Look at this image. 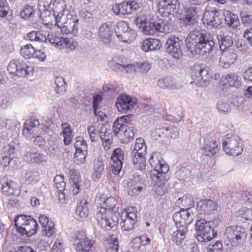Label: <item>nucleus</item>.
Instances as JSON below:
<instances>
[{"instance_id":"45","label":"nucleus","mask_w":252,"mask_h":252,"mask_svg":"<svg viewBox=\"0 0 252 252\" xmlns=\"http://www.w3.org/2000/svg\"><path fill=\"white\" fill-rule=\"evenodd\" d=\"M89 211L88 207V202L81 201L77 206L76 209V215L80 219L86 218L89 215Z\"/></svg>"},{"instance_id":"62","label":"nucleus","mask_w":252,"mask_h":252,"mask_svg":"<svg viewBox=\"0 0 252 252\" xmlns=\"http://www.w3.org/2000/svg\"><path fill=\"white\" fill-rule=\"evenodd\" d=\"M135 65L137 72L142 73H146L149 70L151 67V64L148 62H144L143 63H135Z\"/></svg>"},{"instance_id":"43","label":"nucleus","mask_w":252,"mask_h":252,"mask_svg":"<svg viewBox=\"0 0 252 252\" xmlns=\"http://www.w3.org/2000/svg\"><path fill=\"white\" fill-rule=\"evenodd\" d=\"M136 37V33L135 31L129 29L128 31L121 34H117L118 39L124 43H131Z\"/></svg>"},{"instance_id":"46","label":"nucleus","mask_w":252,"mask_h":252,"mask_svg":"<svg viewBox=\"0 0 252 252\" xmlns=\"http://www.w3.org/2000/svg\"><path fill=\"white\" fill-rule=\"evenodd\" d=\"M151 240L147 235L140 236L138 238L133 239L131 242L132 246L138 250L140 249V245L146 246L150 244Z\"/></svg>"},{"instance_id":"26","label":"nucleus","mask_w":252,"mask_h":252,"mask_svg":"<svg viewBox=\"0 0 252 252\" xmlns=\"http://www.w3.org/2000/svg\"><path fill=\"white\" fill-rule=\"evenodd\" d=\"M1 189L3 193L8 196H17L20 193L19 186L16 183L5 178L2 179Z\"/></svg>"},{"instance_id":"49","label":"nucleus","mask_w":252,"mask_h":252,"mask_svg":"<svg viewBox=\"0 0 252 252\" xmlns=\"http://www.w3.org/2000/svg\"><path fill=\"white\" fill-rule=\"evenodd\" d=\"M161 130L163 134L172 138H177L179 135V129L173 126L163 127Z\"/></svg>"},{"instance_id":"21","label":"nucleus","mask_w":252,"mask_h":252,"mask_svg":"<svg viewBox=\"0 0 252 252\" xmlns=\"http://www.w3.org/2000/svg\"><path fill=\"white\" fill-rule=\"evenodd\" d=\"M203 20L207 25L212 27H217L221 23L219 10L215 8H210L205 11Z\"/></svg>"},{"instance_id":"16","label":"nucleus","mask_w":252,"mask_h":252,"mask_svg":"<svg viewBox=\"0 0 252 252\" xmlns=\"http://www.w3.org/2000/svg\"><path fill=\"white\" fill-rule=\"evenodd\" d=\"M183 44V40L178 37L170 36L166 41L165 48L167 52L173 58L180 59L183 55L181 50Z\"/></svg>"},{"instance_id":"12","label":"nucleus","mask_w":252,"mask_h":252,"mask_svg":"<svg viewBox=\"0 0 252 252\" xmlns=\"http://www.w3.org/2000/svg\"><path fill=\"white\" fill-rule=\"evenodd\" d=\"M191 70V78L197 85L204 87L208 84L210 75L208 68L203 65L196 64Z\"/></svg>"},{"instance_id":"10","label":"nucleus","mask_w":252,"mask_h":252,"mask_svg":"<svg viewBox=\"0 0 252 252\" xmlns=\"http://www.w3.org/2000/svg\"><path fill=\"white\" fill-rule=\"evenodd\" d=\"M7 70L11 74L19 77H26L32 75L33 67L21 60L11 61L7 66Z\"/></svg>"},{"instance_id":"33","label":"nucleus","mask_w":252,"mask_h":252,"mask_svg":"<svg viewBox=\"0 0 252 252\" xmlns=\"http://www.w3.org/2000/svg\"><path fill=\"white\" fill-rule=\"evenodd\" d=\"M127 186L128 193L131 196L138 195L143 189L138 178L135 177L130 180L127 184Z\"/></svg>"},{"instance_id":"9","label":"nucleus","mask_w":252,"mask_h":252,"mask_svg":"<svg viewBox=\"0 0 252 252\" xmlns=\"http://www.w3.org/2000/svg\"><path fill=\"white\" fill-rule=\"evenodd\" d=\"M240 141V138L236 135H227L222 142L224 152L229 155H239L243 151Z\"/></svg>"},{"instance_id":"55","label":"nucleus","mask_w":252,"mask_h":252,"mask_svg":"<svg viewBox=\"0 0 252 252\" xmlns=\"http://www.w3.org/2000/svg\"><path fill=\"white\" fill-rule=\"evenodd\" d=\"M74 147L76 151L84 152L88 151V146L86 142L84 140L81 136H78L76 138L74 143Z\"/></svg>"},{"instance_id":"15","label":"nucleus","mask_w":252,"mask_h":252,"mask_svg":"<svg viewBox=\"0 0 252 252\" xmlns=\"http://www.w3.org/2000/svg\"><path fill=\"white\" fill-rule=\"evenodd\" d=\"M139 7V4L135 0H127L113 5L112 9L120 16L131 14Z\"/></svg>"},{"instance_id":"30","label":"nucleus","mask_w":252,"mask_h":252,"mask_svg":"<svg viewBox=\"0 0 252 252\" xmlns=\"http://www.w3.org/2000/svg\"><path fill=\"white\" fill-rule=\"evenodd\" d=\"M67 173L69 176L70 191L73 195H76L80 191V177L73 169H68Z\"/></svg>"},{"instance_id":"37","label":"nucleus","mask_w":252,"mask_h":252,"mask_svg":"<svg viewBox=\"0 0 252 252\" xmlns=\"http://www.w3.org/2000/svg\"><path fill=\"white\" fill-rule=\"evenodd\" d=\"M205 143L201 149L202 153L206 156L212 157L218 151V145L215 141H205Z\"/></svg>"},{"instance_id":"28","label":"nucleus","mask_w":252,"mask_h":252,"mask_svg":"<svg viewBox=\"0 0 252 252\" xmlns=\"http://www.w3.org/2000/svg\"><path fill=\"white\" fill-rule=\"evenodd\" d=\"M176 230L172 235L171 241L177 246H181L185 242V240L188 233V228L187 226L176 225Z\"/></svg>"},{"instance_id":"53","label":"nucleus","mask_w":252,"mask_h":252,"mask_svg":"<svg viewBox=\"0 0 252 252\" xmlns=\"http://www.w3.org/2000/svg\"><path fill=\"white\" fill-rule=\"evenodd\" d=\"M21 55L25 59L32 58L34 53V48L31 44H27L21 48Z\"/></svg>"},{"instance_id":"59","label":"nucleus","mask_w":252,"mask_h":252,"mask_svg":"<svg viewBox=\"0 0 252 252\" xmlns=\"http://www.w3.org/2000/svg\"><path fill=\"white\" fill-rule=\"evenodd\" d=\"M46 38L51 44L60 46L63 39V38L57 35L55 32H53L49 33Z\"/></svg>"},{"instance_id":"20","label":"nucleus","mask_w":252,"mask_h":252,"mask_svg":"<svg viewBox=\"0 0 252 252\" xmlns=\"http://www.w3.org/2000/svg\"><path fill=\"white\" fill-rule=\"evenodd\" d=\"M237 60V54L233 49L222 51L220 58L219 65L224 68H228Z\"/></svg>"},{"instance_id":"44","label":"nucleus","mask_w":252,"mask_h":252,"mask_svg":"<svg viewBox=\"0 0 252 252\" xmlns=\"http://www.w3.org/2000/svg\"><path fill=\"white\" fill-rule=\"evenodd\" d=\"M224 15L225 21L227 25L233 29L237 27L239 24L237 15L229 11H225Z\"/></svg>"},{"instance_id":"52","label":"nucleus","mask_w":252,"mask_h":252,"mask_svg":"<svg viewBox=\"0 0 252 252\" xmlns=\"http://www.w3.org/2000/svg\"><path fill=\"white\" fill-rule=\"evenodd\" d=\"M78 43L72 38H63L61 46L69 51H73L77 47Z\"/></svg>"},{"instance_id":"3","label":"nucleus","mask_w":252,"mask_h":252,"mask_svg":"<svg viewBox=\"0 0 252 252\" xmlns=\"http://www.w3.org/2000/svg\"><path fill=\"white\" fill-rule=\"evenodd\" d=\"M149 163L153 168L151 172V179L155 184L153 189L158 195H162L163 194V190L161 186L167 180L166 174L169 171V167L166 164L165 160L156 153H153L151 156Z\"/></svg>"},{"instance_id":"13","label":"nucleus","mask_w":252,"mask_h":252,"mask_svg":"<svg viewBox=\"0 0 252 252\" xmlns=\"http://www.w3.org/2000/svg\"><path fill=\"white\" fill-rule=\"evenodd\" d=\"M59 0L53 3V0H38V14L43 21H47L51 19V17L53 18L56 4Z\"/></svg>"},{"instance_id":"61","label":"nucleus","mask_w":252,"mask_h":252,"mask_svg":"<svg viewBox=\"0 0 252 252\" xmlns=\"http://www.w3.org/2000/svg\"><path fill=\"white\" fill-rule=\"evenodd\" d=\"M119 249V243L117 238H112L108 241L106 247L107 252H118Z\"/></svg>"},{"instance_id":"11","label":"nucleus","mask_w":252,"mask_h":252,"mask_svg":"<svg viewBox=\"0 0 252 252\" xmlns=\"http://www.w3.org/2000/svg\"><path fill=\"white\" fill-rule=\"evenodd\" d=\"M143 32L147 35H154L158 32H168V21H164L162 19L157 20L154 18L146 22L142 28Z\"/></svg>"},{"instance_id":"34","label":"nucleus","mask_w":252,"mask_h":252,"mask_svg":"<svg viewBox=\"0 0 252 252\" xmlns=\"http://www.w3.org/2000/svg\"><path fill=\"white\" fill-rule=\"evenodd\" d=\"M22 178L27 183L34 185L39 180V173L35 169H28L23 171Z\"/></svg>"},{"instance_id":"17","label":"nucleus","mask_w":252,"mask_h":252,"mask_svg":"<svg viewBox=\"0 0 252 252\" xmlns=\"http://www.w3.org/2000/svg\"><path fill=\"white\" fill-rule=\"evenodd\" d=\"M121 217V225L123 230L130 231L134 228L137 221V215L133 208L123 212Z\"/></svg>"},{"instance_id":"8","label":"nucleus","mask_w":252,"mask_h":252,"mask_svg":"<svg viewBox=\"0 0 252 252\" xmlns=\"http://www.w3.org/2000/svg\"><path fill=\"white\" fill-rule=\"evenodd\" d=\"M95 216L100 226L103 229L110 230L117 224L119 214L116 212H106L105 209H100L97 211Z\"/></svg>"},{"instance_id":"18","label":"nucleus","mask_w":252,"mask_h":252,"mask_svg":"<svg viewBox=\"0 0 252 252\" xmlns=\"http://www.w3.org/2000/svg\"><path fill=\"white\" fill-rule=\"evenodd\" d=\"M114 26L112 22H107L102 24L98 29V36L104 44L109 46L111 42Z\"/></svg>"},{"instance_id":"63","label":"nucleus","mask_w":252,"mask_h":252,"mask_svg":"<svg viewBox=\"0 0 252 252\" xmlns=\"http://www.w3.org/2000/svg\"><path fill=\"white\" fill-rule=\"evenodd\" d=\"M130 28L128 27V24L124 21H120L118 23L117 28L115 29V33L117 36V34H121L123 33L128 31Z\"/></svg>"},{"instance_id":"51","label":"nucleus","mask_w":252,"mask_h":252,"mask_svg":"<svg viewBox=\"0 0 252 252\" xmlns=\"http://www.w3.org/2000/svg\"><path fill=\"white\" fill-rule=\"evenodd\" d=\"M117 203V200L114 197H108L104 203L103 206L98 207L97 211L99 210L100 209H105L106 212H115L114 209Z\"/></svg>"},{"instance_id":"1","label":"nucleus","mask_w":252,"mask_h":252,"mask_svg":"<svg viewBox=\"0 0 252 252\" xmlns=\"http://www.w3.org/2000/svg\"><path fill=\"white\" fill-rule=\"evenodd\" d=\"M186 45L191 54L205 55L212 52L215 45L214 36L205 31L193 30L186 37Z\"/></svg>"},{"instance_id":"38","label":"nucleus","mask_w":252,"mask_h":252,"mask_svg":"<svg viewBox=\"0 0 252 252\" xmlns=\"http://www.w3.org/2000/svg\"><path fill=\"white\" fill-rule=\"evenodd\" d=\"M178 205H181L184 208L183 209L189 210L194 205L193 197L190 194H185L182 197L179 198L176 202Z\"/></svg>"},{"instance_id":"25","label":"nucleus","mask_w":252,"mask_h":252,"mask_svg":"<svg viewBox=\"0 0 252 252\" xmlns=\"http://www.w3.org/2000/svg\"><path fill=\"white\" fill-rule=\"evenodd\" d=\"M135 104V101L130 96L121 94L117 99L115 105L119 111L125 112L131 109Z\"/></svg>"},{"instance_id":"58","label":"nucleus","mask_w":252,"mask_h":252,"mask_svg":"<svg viewBox=\"0 0 252 252\" xmlns=\"http://www.w3.org/2000/svg\"><path fill=\"white\" fill-rule=\"evenodd\" d=\"M59 148L57 144L54 141H49L46 149V153L51 157L56 156L58 154Z\"/></svg>"},{"instance_id":"32","label":"nucleus","mask_w":252,"mask_h":252,"mask_svg":"<svg viewBox=\"0 0 252 252\" xmlns=\"http://www.w3.org/2000/svg\"><path fill=\"white\" fill-rule=\"evenodd\" d=\"M161 47V43L159 39L155 38H148L142 42L141 48L145 52L157 50Z\"/></svg>"},{"instance_id":"5","label":"nucleus","mask_w":252,"mask_h":252,"mask_svg":"<svg viewBox=\"0 0 252 252\" xmlns=\"http://www.w3.org/2000/svg\"><path fill=\"white\" fill-rule=\"evenodd\" d=\"M213 221H206L204 219L196 221L195 235L198 241L201 243L208 242L217 236V232L213 228Z\"/></svg>"},{"instance_id":"2","label":"nucleus","mask_w":252,"mask_h":252,"mask_svg":"<svg viewBox=\"0 0 252 252\" xmlns=\"http://www.w3.org/2000/svg\"><path fill=\"white\" fill-rule=\"evenodd\" d=\"M53 18L55 25L61 30L62 33L76 35L78 32L79 20L73 11L66 8L64 0L57 2Z\"/></svg>"},{"instance_id":"36","label":"nucleus","mask_w":252,"mask_h":252,"mask_svg":"<svg viewBox=\"0 0 252 252\" xmlns=\"http://www.w3.org/2000/svg\"><path fill=\"white\" fill-rule=\"evenodd\" d=\"M197 18L196 8L189 7L185 11V16L182 18L183 22L188 25L193 24Z\"/></svg>"},{"instance_id":"29","label":"nucleus","mask_w":252,"mask_h":252,"mask_svg":"<svg viewBox=\"0 0 252 252\" xmlns=\"http://www.w3.org/2000/svg\"><path fill=\"white\" fill-rule=\"evenodd\" d=\"M135 120L132 118V122L127 123L125 131L119 136L120 141L123 143H128L133 139L136 129L134 127Z\"/></svg>"},{"instance_id":"60","label":"nucleus","mask_w":252,"mask_h":252,"mask_svg":"<svg viewBox=\"0 0 252 252\" xmlns=\"http://www.w3.org/2000/svg\"><path fill=\"white\" fill-rule=\"evenodd\" d=\"M225 81L230 86H237L239 84L238 75L235 73H231L226 75L223 81Z\"/></svg>"},{"instance_id":"27","label":"nucleus","mask_w":252,"mask_h":252,"mask_svg":"<svg viewBox=\"0 0 252 252\" xmlns=\"http://www.w3.org/2000/svg\"><path fill=\"white\" fill-rule=\"evenodd\" d=\"M24 159L27 162L40 164L48 160L47 156L41 153L32 152L30 148L26 149Z\"/></svg>"},{"instance_id":"48","label":"nucleus","mask_w":252,"mask_h":252,"mask_svg":"<svg viewBox=\"0 0 252 252\" xmlns=\"http://www.w3.org/2000/svg\"><path fill=\"white\" fill-rule=\"evenodd\" d=\"M236 216L240 219L239 220L243 221L251 220L252 219V209L246 207H242L236 213Z\"/></svg>"},{"instance_id":"39","label":"nucleus","mask_w":252,"mask_h":252,"mask_svg":"<svg viewBox=\"0 0 252 252\" xmlns=\"http://www.w3.org/2000/svg\"><path fill=\"white\" fill-rule=\"evenodd\" d=\"M158 86L163 89L177 90L181 87L179 84L173 83L172 80L169 78L159 79L158 81Z\"/></svg>"},{"instance_id":"19","label":"nucleus","mask_w":252,"mask_h":252,"mask_svg":"<svg viewBox=\"0 0 252 252\" xmlns=\"http://www.w3.org/2000/svg\"><path fill=\"white\" fill-rule=\"evenodd\" d=\"M124 156V151L120 148L114 149L112 153L111 158L113 163L111 164V170L115 175H118L122 170Z\"/></svg>"},{"instance_id":"42","label":"nucleus","mask_w":252,"mask_h":252,"mask_svg":"<svg viewBox=\"0 0 252 252\" xmlns=\"http://www.w3.org/2000/svg\"><path fill=\"white\" fill-rule=\"evenodd\" d=\"M132 162L134 168L142 170L145 169L146 166V159L145 155L131 154Z\"/></svg>"},{"instance_id":"40","label":"nucleus","mask_w":252,"mask_h":252,"mask_svg":"<svg viewBox=\"0 0 252 252\" xmlns=\"http://www.w3.org/2000/svg\"><path fill=\"white\" fill-rule=\"evenodd\" d=\"M153 18L148 11L143 10L138 13L135 20V23L138 28H141L144 24H146V22H149Z\"/></svg>"},{"instance_id":"35","label":"nucleus","mask_w":252,"mask_h":252,"mask_svg":"<svg viewBox=\"0 0 252 252\" xmlns=\"http://www.w3.org/2000/svg\"><path fill=\"white\" fill-rule=\"evenodd\" d=\"M104 170V164L103 158L98 157L94 161V173L92 177L94 180L99 179L103 173Z\"/></svg>"},{"instance_id":"56","label":"nucleus","mask_w":252,"mask_h":252,"mask_svg":"<svg viewBox=\"0 0 252 252\" xmlns=\"http://www.w3.org/2000/svg\"><path fill=\"white\" fill-rule=\"evenodd\" d=\"M54 182L58 191H63L65 189L66 184L63 175H56L54 179Z\"/></svg>"},{"instance_id":"50","label":"nucleus","mask_w":252,"mask_h":252,"mask_svg":"<svg viewBox=\"0 0 252 252\" xmlns=\"http://www.w3.org/2000/svg\"><path fill=\"white\" fill-rule=\"evenodd\" d=\"M56 85L55 87L56 92L58 94H63L66 91V84L64 78L62 76L56 77L54 81Z\"/></svg>"},{"instance_id":"22","label":"nucleus","mask_w":252,"mask_h":252,"mask_svg":"<svg viewBox=\"0 0 252 252\" xmlns=\"http://www.w3.org/2000/svg\"><path fill=\"white\" fill-rule=\"evenodd\" d=\"M172 218L175 225L179 224L188 227L193 220V214L187 209H181L179 212L174 213Z\"/></svg>"},{"instance_id":"24","label":"nucleus","mask_w":252,"mask_h":252,"mask_svg":"<svg viewBox=\"0 0 252 252\" xmlns=\"http://www.w3.org/2000/svg\"><path fill=\"white\" fill-rule=\"evenodd\" d=\"M132 118H134V116L132 115L128 114L115 120L113 126V131L114 134L119 138L121 133H123V131H125L127 123L132 122Z\"/></svg>"},{"instance_id":"47","label":"nucleus","mask_w":252,"mask_h":252,"mask_svg":"<svg viewBox=\"0 0 252 252\" xmlns=\"http://www.w3.org/2000/svg\"><path fill=\"white\" fill-rule=\"evenodd\" d=\"M27 37L31 41L45 42L47 41L46 35L37 31L29 32L27 35Z\"/></svg>"},{"instance_id":"14","label":"nucleus","mask_w":252,"mask_h":252,"mask_svg":"<svg viewBox=\"0 0 252 252\" xmlns=\"http://www.w3.org/2000/svg\"><path fill=\"white\" fill-rule=\"evenodd\" d=\"M93 244L83 233L77 232L73 237V246L76 252H90Z\"/></svg>"},{"instance_id":"4","label":"nucleus","mask_w":252,"mask_h":252,"mask_svg":"<svg viewBox=\"0 0 252 252\" xmlns=\"http://www.w3.org/2000/svg\"><path fill=\"white\" fill-rule=\"evenodd\" d=\"M16 229L21 235L30 237L34 234L38 227V223L31 216H17L14 220Z\"/></svg>"},{"instance_id":"6","label":"nucleus","mask_w":252,"mask_h":252,"mask_svg":"<svg viewBox=\"0 0 252 252\" xmlns=\"http://www.w3.org/2000/svg\"><path fill=\"white\" fill-rule=\"evenodd\" d=\"M158 1V12L160 15L167 20L163 19L164 21L171 20L172 17L179 12L180 3L178 0H157Z\"/></svg>"},{"instance_id":"31","label":"nucleus","mask_w":252,"mask_h":252,"mask_svg":"<svg viewBox=\"0 0 252 252\" xmlns=\"http://www.w3.org/2000/svg\"><path fill=\"white\" fill-rule=\"evenodd\" d=\"M217 37L220 50L223 51L230 49L229 47L233 44V40L230 36L224 35V32L221 30H219L217 32Z\"/></svg>"},{"instance_id":"23","label":"nucleus","mask_w":252,"mask_h":252,"mask_svg":"<svg viewBox=\"0 0 252 252\" xmlns=\"http://www.w3.org/2000/svg\"><path fill=\"white\" fill-rule=\"evenodd\" d=\"M218 204L216 201L210 199H202L197 204L198 211L201 214L210 215L214 213L218 208Z\"/></svg>"},{"instance_id":"57","label":"nucleus","mask_w":252,"mask_h":252,"mask_svg":"<svg viewBox=\"0 0 252 252\" xmlns=\"http://www.w3.org/2000/svg\"><path fill=\"white\" fill-rule=\"evenodd\" d=\"M55 232L54 224L52 221L48 222V224L42 226V233L45 236H52Z\"/></svg>"},{"instance_id":"64","label":"nucleus","mask_w":252,"mask_h":252,"mask_svg":"<svg viewBox=\"0 0 252 252\" xmlns=\"http://www.w3.org/2000/svg\"><path fill=\"white\" fill-rule=\"evenodd\" d=\"M88 133L92 142H95L98 139V131L93 125L89 126L87 128Z\"/></svg>"},{"instance_id":"41","label":"nucleus","mask_w":252,"mask_h":252,"mask_svg":"<svg viewBox=\"0 0 252 252\" xmlns=\"http://www.w3.org/2000/svg\"><path fill=\"white\" fill-rule=\"evenodd\" d=\"M146 152L147 147L144 140L141 138H137L131 154L145 155Z\"/></svg>"},{"instance_id":"7","label":"nucleus","mask_w":252,"mask_h":252,"mask_svg":"<svg viewBox=\"0 0 252 252\" xmlns=\"http://www.w3.org/2000/svg\"><path fill=\"white\" fill-rule=\"evenodd\" d=\"M224 236L233 247H241L247 238L245 228L240 226H231L225 231Z\"/></svg>"},{"instance_id":"54","label":"nucleus","mask_w":252,"mask_h":252,"mask_svg":"<svg viewBox=\"0 0 252 252\" xmlns=\"http://www.w3.org/2000/svg\"><path fill=\"white\" fill-rule=\"evenodd\" d=\"M216 107L218 111L221 114H226L231 111V107L229 103L222 100L217 102Z\"/></svg>"}]
</instances>
